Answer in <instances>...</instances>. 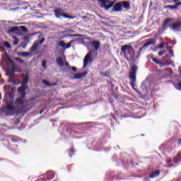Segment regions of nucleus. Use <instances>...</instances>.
Instances as JSON below:
<instances>
[{
	"label": "nucleus",
	"mask_w": 181,
	"mask_h": 181,
	"mask_svg": "<svg viewBox=\"0 0 181 181\" xmlns=\"http://www.w3.org/2000/svg\"><path fill=\"white\" fill-rule=\"evenodd\" d=\"M121 51L124 54L128 53L129 55L125 56V59H127L128 62H134L136 59H138V56L135 55V51L132 46H123L121 48Z\"/></svg>",
	"instance_id": "1"
},
{
	"label": "nucleus",
	"mask_w": 181,
	"mask_h": 181,
	"mask_svg": "<svg viewBox=\"0 0 181 181\" xmlns=\"http://www.w3.org/2000/svg\"><path fill=\"white\" fill-rule=\"evenodd\" d=\"M138 71V66L133 65L129 72V78L130 79L129 84L135 90L136 83V72Z\"/></svg>",
	"instance_id": "2"
},
{
	"label": "nucleus",
	"mask_w": 181,
	"mask_h": 181,
	"mask_svg": "<svg viewBox=\"0 0 181 181\" xmlns=\"http://www.w3.org/2000/svg\"><path fill=\"white\" fill-rule=\"evenodd\" d=\"M29 83V76H25L21 82V86L18 88V93L21 95L23 98L26 97V90H28V83Z\"/></svg>",
	"instance_id": "3"
},
{
	"label": "nucleus",
	"mask_w": 181,
	"mask_h": 181,
	"mask_svg": "<svg viewBox=\"0 0 181 181\" xmlns=\"http://www.w3.org/2000/svg\"><path fill=\"white\" fill-rule=\"evenodd\" d=\"M18 30H22V32H28V28L26 27L21 25V26H15L12 27L11 28L7 30L8 35H12V33H15V32H18Z\"/></svg>",
	"instance_id": "4"
},
{
	"label": "nucleus",
	"mask_w": 181,
	"mask_h": 181,
	"mask_svg": "<svg viewBox=\"0 0 181 181\" xmlns=\"http://www.w3.org/2000/svg\"><path fill=\"white\" fill-rule=\"evenodd\" d=\"M93 53V51H90L89 53H88L84 59H83V69H86L87 66L88 65V62H91V54Z\"/></svg>",
	"instance_id": "5"
},
{
	"label": "nucleus",
	"mask_w": 181,
	"mask_h": 181,
	"mask_svg": "<svg viewBox=\"0 0 181 181\" xmlns=\"http://www.w3.org/2000/svg\"><path fill=\"white\" fill-rule=\"evenodd\" d=\"M98 1L99 2H101V4H103V5L101 6V8H105L106 11H108V9H111V8L114 6L113 2H112L111 4L107 6V3L108 2L107 0H98Z\"/></svg>",
	"instance_id": "6"
},
{
	"label": "nucleus",
	"mask_w": 181,
	"mask_h": 181,
	"mask_svg": "<svg viewBox=\"0 0 181 181\" xmlns=\"http://www.w3.org/2000/svg\"><path fill=\"white\" fill-rule=\"evenodd\" d=\"M172 22H173V19L166 18L163 23V29H166V28H172Z\"/></svg>",
	"instance_id": "7"
},
{
	"label": "nucleus",
	"mask_w": 181,
	"mask_h": 181,
	"mask_svg": "<svg viewBox=\"0 0 181 181\" xmlns=\"http://www.w3.org/2000/svg\"><path fill=\"white\" fill-rule=\"evenodd\" d=\"M56 62L59 67H63L64 66V62H66V57L62 58V57H59L56 59Z\"/></svg>",
	"instance_id": "8"
},
{
	"label": "nucleus",
	"mask_w": 181,
	"mask_h": 181,
	"mask_svg": "<svg viewBox=\"0 0 181 181\" xmlns=\"http://www.w3.org/2000/svg\"><path fill=\"white\" fill-rule=\"evenodd\" d=\"M18 56H21V57H25L26 59H32V53L23 52H18Z\"/></svg>",
	"instance_id": "9"
},
{
	"label": "nucleus",
	"mask_w": 181,
	"mask_h": 181,
	"mask_svg": "<svg viewBox=\"0 0 181 181\" xmlns=\"http://www.w3.org/2000/svg\"><path fill=\"white\" fill-rule=\"evenodd\" d=\"M113 10L115 12H120V11H122V6L121 4V1L114 5Z\"/></svg>",
	"instance_id": "10"
},
{
	"label": "nucleus",
	"mask_w": 181,
	"mask_h": 181,
	"mask_svg": "<svg viewBox=\"0 0 181 181\" xmlns=\"http://www.w3.org/2000/svg\"><path fill=\"white\" fill-rule=\"evenodd\" d=\"M120 4H122V6H123V8H124V9H131V2L128 1H120Z\"/></svg>",
	"instance_id": "11"
},
{
	"label": "nucleus",
	"mask_w": 181,
	"mask_h": 181,
	"mask_svg": "<svg viewBox=\"0 0 181 181\" xmlns=\"http://www.w3.org/2000/svg\"><path fill=\"white\" fill-rule=\"evenodd\" d=\"M86 76H87V71L75 74L74 76V78H75V80H78V78H83V77H86Z\"/></svg>",
	"instance_id": "12"
},
{
	"label": "nucleus",
	"mask_w": 181,
	"mask_h": 181,
	"mask_svg": "<svg viewBox=\"0 0 181 181\" xmlns=\"http://www.w3.org/2000/svg\"><path fill=\"white\" fill-rule=\"evenodd\" d=\"M45 37H39L38 40H35L34 42V44L33 45V46H40V45L43 44V42H45Z\"/></svg>",
	"instance_id": "13"
},
{
	"label": "nucleus",
	"mask_w": 181,
	"mask_h": 181,
	"mask_svg": "<svg viewBox=\"0 0 181 181\" xmlns=\"http://www.w3.org/2000/svg\"><path fill=\"white\" fill-rule=\"evenodd\" d=\"M179 6H181V2H177L175 5H168L166 6L165 8H169L170 9H177Z\"/></svg>",
	"instance_id": "14"
},
{
	"label": "nucleus",
	"mask_w": 181,
	"mask_h": 181,
	"mask_svg": "<svg viewBox=\"0 0 181 181\" xmlns=\"http://www.w3.org/2000/svg\"><path fill=\"white\" fill-rule=\"evenodd\" d=\"M180 28H181L180 22L176 23L171 25V28L173 29V30H177L178 29H180Z\"/></svg>",
	"instance_id": "15"
},
{
	"label": "nucleus",
	"mask_w": 181,
	"mask_h": 181,
	"mask_svg": "<svg viewBox=\"0 0 181 181\" xmlns=\"http://www.w3.org/2000/svg\"><path fill=\"white\" fill-rule=\"evenodd\" d=\"M39 48L38 46H33L30 48V53H31L32 56L33 57V54H37V49Z\"/></svg>",
	"instance_id": "16"
},
{
	"label": "nucleus",
	"mask_w": 181,
	"mask_h": 181,
	"mask_svg": "<svg viewBox=\"0 0 181 181\" xmlns=\"http://www.w3.org/2000/svg\"><path fill=\"white\" fill-rule=\"evenodd\" d=\"M155 43H156V40L151 39L145 42L143 46H151V45H155Z\"/></svg>",
	"instance_id": "17"
},
{
	"label": "nucleus",
	"mask_w": 181,
	"mask_h": 181,
	"mask_svg": "<svg viewBox=\"0 0 181 181\" xmlns=\"http://www.w3.org/2000/svg\"><path fill=\"white\" fill-rule=\"evenodd\" d=\"M74 42H77V40L70 41L68 44L66 45V42H64V41H60L59 46H71V44L74 43Z\"/></svg>",
	"instance_id": "18"
},
{
	"label": "nucleus",
	"mask_w": 181,
	"mask_h": 181,
	"mask_svg": "<svg viewBox=\"0 0 181 181\" xmlns=\"http://www.w3.org/2000/svg\"><path fill=\"white\" fill-rule=\"evenodd\" d=\"M169 46V45H172L173 46H175V45H176V40H170V43L169 42H166L165 44V42L161 43L160 45H159V46Z\"/></svg>",
	"instance_id": "19"
},
{
	"label": "nucleus",
	"mask_w": 181,
	"mask_h": 181,
	"mask_svg": "<svg viewBox=\"0 0 181 181\" xmlns=\"http://www.w3.org/2000/svg\"><path fill=\"white\" fill-rule=\"evenodd\" d=\"M54 15L56 16V18H61V16H62L63 13H62V12H63V10L60 9V10H54Z\"/></svg>",
	"instance_id": "20"
},
{
	"label": "nucleus",
	"mask_w": 181,
	"mask_h": 181,
	"mask_svg": "<svg viewBox=\"0 0 181 181\" xmlns=\"http://www.w3.org/2000/svg\"><path fill=\"white\" fill-rule=\"evenodd\" d=\"M159 174H160L159 170H156V171L152 173L151 174H150L149 177H151V179H153L155 177H158Z\"/></svg>",
	"instance_id": "21"
},
{
	"label": "nucleus",
	"mask_w": 181,
	"mask_h": 181,
	"mask_svg": "<svg viewBox=\"0 0 181 181\" xmlns=\"http://www.w3.org/2000/svg\"><path fill=\"white\" fill-rule=\"evenodd\" d=\"M20 95H21V98H17L16 103H17V104H19L20 105H23V103H24L23 98H22L21 94H20Z\"/></svg>",
	"instance_id": "22"
},
{
	"label": "nucleus",
	"mask_w": 181,
	"mask_h": 181,
	"mask_svg": "<svg viewBox=\"0 0 181 181\" xmlns=\"http://www.w3.org/2000/svg\"><path fill=\"white\" fill-rule=\"evenodd\" d=\"M19 137L16 136H10V141H11L12 142H19Z\"/></svg>",
	"instance_id": "23"
},
{
	"label": "nucleus",
	"mask_w": 181,
	"mask_h": 181,
	"mask_svg": "<svg viewBox=\"0 0 181 181\" xmlns=\"http://www.w3.org/2000/svg\"><path fill=\"white\" fill-rule=\"evenodd\" d=\"M101 42L100 41L93 40L90 42V46H100Z\"/></svg>",
	"instance_id": "24"
},
{
	"label": "nucleus",
	"mask_w": 181,
	"mask_h": 181,
	"mask_svg": "<svg viewBox=\"0 0 181 181\" xmlns=\"http://www.w3.org/2000/svg\"><path fill=\"white\" fill-rule=\"evenodd\" d=\"M166 49L169 51V53L171 54L172 57H175V54H173L171 46H167Z\"/></svg>",
	"instance_id": "25"
},
{
	"label": "nucleus",
	"mask_w": 181,
	"mask_h": 181,
	"mask_svg": "<svg viewBox=\"0 0 181 181\" xmlns=\"http://www.w3.org/2000/svg\"><path fill=\"white\" fill-rule=\"evenodd\" d=\"M159 49H163V46H157V47H151V49L153 50V52H156V50H159Z\"/></svg>",
	"instance_id": "26"
},
{
	"label": "nucleus",
	"mask_w": 181,
	"mask_h": 181,
	"mask_svg": "<svg viewBox=\"0 0 181 181\" xmlns=\"http://www.w3.org/2000/svg\"><path fill=\"white\" fill-rule=\"evenodd\" d=\"M62 16L63 18H65L66 19H74V17L71 16H69L66 13H62Z\"/></svg>",
	"instance_id": "27"
},
{
	"label": "nucleus",
	"mask_w": 181,
	"mask_h": 181,
	"mask_svg": "<svg viewBox=\"0 0 181 181\" xmlns=\"http://www.w3.org/2000/svg\"><path fill=\"white\" fill-rule=\"evenodd\" d=\"M30 40V37H24V45L26 46L28 43H29V40Z\"/></svg>",
	"instance_id": "28"
},
{
	"label": "nucleus",
	"mask_w": 181,
	"mask_h": 181,
	"mask_svg": "<svg viewBox=\"0 0 181 181\" xmlns=\"http://www.w3.org/2000/svg\"><path fill=\"white\" fill-rule=\"evenodd\" d=\"M9 83H15V78H14L13 74H11L10 75Z\"/></svg>",
	"instance_id": "29"
},
{
	"label": "nucleus",
	"mask_w": 181,
	"mask_h": 181,
	"mask_svg": "<svg viewBox=\"0 0 181 181\" xmlns=\"http://www.w3.org/2000/svg\"><path fill=\"white\" fill-rule=\"evenodd\" d=\"M15 110V107L11 106V105H8L6 107V111H13Z\"/></svg>",
	"instance_id": "30"
},
{
	"label": "nucleus",
	"mask_w": 181,
	"mask_h": 181,
	"mask_svg": "<svg viewBox=\"0 0 181 181\" xmlns=\"http://www.w3.org/2000/svg\"><path fill=\"white\" fill-rule=\"evenodd\" d=\"M14 39V42H13V45H18V43H19V38L16 37H13Z\"/></svg>",
	"instance_id": "31"
},
{
	"label": "nucleus",
	"mask_w": 181,
	"mask_h": 181,
	"mask_svg": "<svg viewBox=\"0 0 181 181\" xmlns=\"http://www.w3.org/2000/svg\"><path fill=\"white\" fill-rule=\"evenodd\" d=\"M16 60L18 62V63H21V64H23V63H25V61L21 58H16Z\"/></svg>",
	"instance_id": "32"
},
{
	"label": "nucleus",
	"mask_w": 181,
	"mask_h": 181,
	"mask_svg": "<svg viewBox=\"0 0 181 181\" xmlns=\"http://www.w3.org/2000/svg\"><path fill=\"white\" fill-rule=\"evenodd\" d=\"M47 64V61L46 60H43L42 62V66L43 67V69H47L46 64Z\"/></svg>",
	"instance_id": "33"
},
{
	"label": "nucleus",
	"mask_w": 181,
	"mask_h": 181,
	"mask_svg": "<svg viewBox=\"0 0 181 181\" xmlns=\"http://www.w3.org/2000/svg\"><path fill=\"white\" fill-rule=\"evenodd\" d=\"M88 49H94V50H98L100 49V46H95V47H88Z\"/></svg>",
	"instance_id": "34"
},
{
	"label": "nucleus",
	"mask_w": 181,
	"mask_h": 181,
	"mask_svg": "<svg viewBox=\"0 0 181 181\" xmlns=\"http://www.w3.org/2000/svg\"><path fill=\"white\" fill-rule=\"evenodd\" d=\"M175 88L177 90H180L181 91V81L178 83V84L175 85Z\"/></svg>",
	"instance_id": "35"
},
{
	"label": "nucleus",
	"mask_w": 181,
	"mask_h": 181,
	"mask_svg": "<svg viewBox=\"0 0 181 181\" xmlns=\"http://www.w3.org/2000/svg\"><path fill=\"white\" fill-rule=\"evenodd\" d=\"M43 84H45V86H47V87H50V83H49V81H46V80H43L42 81Z\"/></svg>",
	"instance_id": "36"
},
{
	"label": "nucleus",
	"mask_w": 181,
	"mask_h": 181,
	"mask_svg": "<svg viewBox=\"0 0 181 181\" xmlns=\"http://www.w3.org/2000/svg\"><path fill=\"white\" fill-rule=\"evenodd\" d=\"M165 52H166L165 49L163 51H159L158 56H160V57L163 56V54L165 53Z\"/></svg>",
	"instance_id": "37"
},
{
	"label": "nucleus",
	"mask_w": 181,
	"mask_h": 181,
	"mask_svg": "<svg viewBox=\"0 0 181 181\" xmlns=\"http://www.w3.org/2000/svg\"><path fill=\"white\" fill-rule=\"evenodd\" d=\"M152 60L154 63H156V64H159V61L156 58L153 57Z\"/></svg>",
	"instance_id": "38"
},
{
	"label": "nucleus",
	"mask_w": 181,
	"mask_h": 181,
	"mask_svg": "<svg viewBox=\"0 0 181 181\" xmlns=\"http://www.w3.org/2000/svg\"><path fill=\"white\" fill-rule=\"evenodd\" d=\"M85 40H87V42H91V40H93V38L87 37V38H85Z\"/></svg>",
	"instance_id": "39"
},
{
	"label": "nucleus",
	"mask_w": 181,
	"mask_h": 181,
	"mask_svg": "<svg viewBox=\"0 0 181 181\" xmlns=\"http://www.w3.org/2000/svg\"><path fill=\"white\" fill-rule=\"evenodd\" d=\"M3 46H11V45L9 44V42H5Z\"/></svg>",
	"instance_id": "40"
},
{
	"label": "nucleus",
	"mask_w": 181,
	"mask_h": 181,
	"mask_svg": "<svg viewBox=\"0 0 181 181\" xmlns=\"http://www.w3.org/2000/svg\"><path fill=\"white\" fill-rule=\"evenodd\" d=\"M71 70H72V71H77V68H76V66H72L71 67Z\"/></svg>",
	"instance_id": "41"
},
{
	"label": "nucleus",
	"mask_w": 181,
	"mask_h": 181,
	"mask_svg": "<svg viewBox=\"0 0 181 181\" xmlns=\"http://www.w3.org/2000/svg\"><path fill=\"white\" fill-rule=\"evenodd\" d=\"M64 64H65L67 67H69V62H64Z\"/></svg>",
	"instance_id": "42"
},
{
	"label": "nucleus",
	"mask_w": 181,
	"mask_h": 181,
	"mask_svg": "<svg viewBox=\"0 0 181 181\" xmlns=\"http://www.w3.org/2000/svg\"><path fill=\"white\" fill-rule=\"evenodd\" d=\"M54 86H57V83H54L50 84V87Z\"/></svg>",
	"instance_id": "43"
},
{
	"label": "nucleus",
	"mask_w": 181,
	"mask_h": 181,
	"mask_svg": "<svg viewBox=\"0 0 181 181\" xmlns=\"http://www.w3.org/2000/svg\"><path fill=\"white\" fill-rule=\"evenodd\" d=\"M66 33H67V32L64 31V32H61V33H60V35H66Z\"/></svg>",
	"instance_id": "44"
},
{
	"label": "nucleus",
	"mask_w": 181,
	"mask_h": 181,
	"mask_svg": "<svg viewBox=\"0 0 181 181\" xmlns=\"http://www.w3.org/2000/svg\"><path fill=\"white\" fill-rule=\"evenodd\" d=\"M62 47H65L66 49H70V46H62Z\"/></svg>",
	"instance_id": "45"
},
{
	"label": "nucleus",
	"mask_w": 181,
	"mask_h": 181,
	"mask_svg": "<svg viewBox=\"0 0 181 181\" xmlns=\"http://www.w3.org/2000/svg\"><path fill=\"white\" fill-rule=\"evenodd\" d=\"M141 50H142V48H140L139 50L137 51L138 54H139Z\"/></svg>",
	"instance_id": "46"
},
{
	"label": "nucleus",
	"mask_w": 181,
	"mask_h": 181,
	"mask_svg": "<svg viewBox=\"0 0 181 181\" xmlns=\"http://www.w3.org/2000/svg\"><path fill=\"white\" fill-rule=\"evenodd\" d=\"M19 122H19V119H17L16 121V124H19Z\"/></svg>",
	"instance_id": "47"
},
{
	"label": "nucleus",
	"mask_w": 181,
	"mask_h": 181,
	"mask_svg": "<svg viewBox=\"0 0 181 181\" xmlns=\"http://www.w3.org/2000/svg\"><path fill=\"white\" fill-rule=\"evenodd\" d=\"M178 1H180V0H173V2L176 3V2H178Z\"/></svg>",
	"instance_id": "48"
},
{
	"label": "nucleus",
	"mask_w": 181,
	"mask_h": 181,
	"mask_svg": "<svg viewBox=\"0 0 181 181\" xmlns=\"http://www.w3.org/2000/svg\"><path fill=\"white\" fill-rule=\"evenodd\" d=\"M181 144V139L178 141V144L180 145Z\"/></svg>",
	"instance_id": "49"
},
{
	"label": "nucleus",
	"mask_w": 181,
	"mask_h": 181,
	"mask_svg": "<svg viewBox=\"0 0 181 181\" xmlns=\"http://www.w3.org/2000/svg\"><path fill=\"white\" fill-rule=\"evenodd\" d=\"M70 37H73V36H74V35H69Z\"/></svg>",
	"instance_id": "50"
},
{
	"label": "nucleus",
	"mask_w": 181,
	"mask_h": 181,
	"mask_svg": "<svg viewBox=\"0 0 181 181\" xmlns=\"http://www.w3.org/2000/svg\"><path fill=\"white\" fill-rule=\"evenodd\" d=\"M47 175H52V172L47 173Z\"/></svg>",
	"instance_id": "51"
},
{
	"label": "nucleus",
	"mask_w": 181,
	"mask_h": 181,
	"mask_svg": "<svg viewBox=\"0 0 181 181\" xmlns=\"http://www.w3.org/2000/svg\"><path fill=\"white\" fill-rule=\"evenodd\" d=\"M7 49H11V46H6Z\"/></svg>",
	"instance_id": "52"
},
{
	"label": "nucleus",
	"mask_w": 181,
	"mask_h": 181,
	"mask_svg": "<svg viewBox=\"0 0 181 181\" xmlns=\"http://www.w3.org/2000/svg\"><path fill=\"white\" fill-rule=\"evenodd\" d=\"M53 177H54V175H52V177H51V179H53Z\"/></svg>",
	"instance_id": "53"
},
{
	"label": "nucleus",
	"mask_w": 181,
	"mask_h": 181,
	"mask_svg": "<svg viewBox=\"0 0 181 181\" xmlns=\"http://www.w3.org/2000/svg\"><path fill=\"white\" fill-rule=\"evenodd\" d=\"M53 177H54V175H52V177H51V179H53Z\"/></svg>",
	"instance_id": "54"
},
{
	"label": "nucleus",
	"mask_w": 181,
	"mask_h": 181,
	"mask_svg": "<svg viewBox=\"0 0 181 181\" xmlns=\"http://www.w3.org/2000/svg\"><path fill=\"white\" fill-rule=\"evenodd\" d=\"M53 177H54V175H52V177H51V179H53Z\"/></svg>",
	"instance_id": "55"
},
{
	"label": "nucleus",
	"mask_w": 181,
	"mask_h": 181,
	"mask_svg": "<svg viewBox=\"0 0 181 181\" xmlns=\"http://www.w3.org/2000/svg\"><path fill=\"white\" fill-rule=\"evenodd\" d=\"M50 121H51L52 122H53V119H51Z\"/></svg>",
	"instance_id": "56"
},
{
	"label": "nucleus",
	"mask_w": 181,
	"mask_h": 181,
	"mask_svg": "<svg viewBox=\"0 0 181 181\" xmlns=\"http://www.w3.org/2000/svg\"><path fill=\"white\" fill-rule=\"evenodd\" d=\"M49 180H52V178H49Z\"/></svg>",
	"instance_id": "57"
},
{
	"label": "nucleus",
	"mask_w": 181,
	"mask_h": 181,
	"mask_svg": "<svg viewBox=\"0 0 181 181\" xmlns=\"http://www.w3.org/2000/svg\"><path fill=\"white\" fill-rule=\"evenodd\" d=\"M78 36H81V35H78Z\"/></svg>",
	"instance_id": "58"
},
{
	"label": "nucleus",
	"mask_w": 181,
	"mask_h": 181,
	"mask_svg": "<svg viewBox=\"0 0 181 181\" xmlns=\"http://www.w3.org/2000/svg\"><path fill=\"white\" fill-rule=\"evenodd\" d=\"M14 25H18L17 23H14Z\"/></svg>",
	"instance_id": "59"
},
{
	"label": "nucleus",
	"mask_w": 181,
	"mask_h": 181,
	"mask_svg": "<svg viewBox=\"0 0 181 181\" xmlns=\"http://www.w3.org/2000/svg\"><path fill=\"white\" fill-rule=\"evenodd\" d=\"M124 46H128L127 45H124Z\"/></svg>",
	"instance_id": "60"
},
{
	"label": "nucleus",
	"mask_w": 181,
	"mask_h": 181,
	"mask_svg": "<svg viewBox=\"0 0 181 181\" xmlns=\"http://www.w3.org/2000/svg\"><path fill=\"white\" fill-rule=\"evenodd\" d=\"M141 136H144V134H141Z\"/></svg>",
	"instance_id": "61"
},
{
	"label": "nucleus",
	"mask_w": 181,
	"mask_h": 181,
	"mask_svg": "<svg viewBox=\"0 0 181 181\" xmlns=\"http://www.w3.org/2000/svg\"><path fill=\"white\" fill-rule=\"evenodd\" d=\"M66 37V36L64 35V37Z\"/></svg>",
	"instance_id": "62"
},
{
	"label": "nucleus",
	"mask_w": 181,
	"mask_h": 181,
	"mask_svg": "<svg viewBox=\"0 0 181 181\" xmlns=\"http://www.w3.org/2000/svg\"><path fill=\"white\" fill-rule=\"evenodd\" d=\"M66 37V36L64 35V37Z\"/></svg>",
	"instance_id": "63"
},
{
	"label": "nucleus",
	"mask_w": 181,
	"mask_h": 181,
	"mask_svg": "<svg viewBox=\"0 0 181 181\" xmlns=\"http://www.w3.org/2000/svg\"><path fill=\"white\" fill-rule=\"evenodd\" d=\"M23 47H24V48H25V46H23Z\"/></svg>",
	"instance_id": "64"
}]
</instances>
